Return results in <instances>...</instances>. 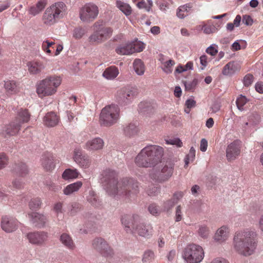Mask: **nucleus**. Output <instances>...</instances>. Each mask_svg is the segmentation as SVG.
Wrapping results in <instances>:
<instances>
[{
    "instance_id": "nucleus-21",
    "label": "nucleus",
    "mask_w": 263,
    "mask_h": 263,
    "mask_svg": "<svg viewBox=\"0 0 263 263\" xmlns=\"http://www.w3.org/2000/svg\"><path fill=\"white\" fill-rule=\"evenodd\" d=\"M21 127V124L15 122H12L5 127L2 134L5 137L16 136L19 133Z\"/></svg>"
},
{
    "instance_id": "nucleus-38",
    "label": "nucleus",
    "mask_w": 263,
    "mask_h": 263,
    "mask_svg": "<svg viewBox=\"0 0 263 263\" xmlns=\"http://www.w3.org/2000/svg\"><path fill=\"white\" fill-rule=\"evenodd\" d=\"M133 66L135 72L138 75H142L144 73V66L141 60L136 59L134 62Z\"/></svg>"
},
{
    "instance_id": "nucleus-23",
    "label": "nucleus",
    "mask_w": 263,
    "mask_h": 263,
    "mask_svg": "<svg viewBox=\"0 0 263 263\" xmlns=\"http://www.w3.org/2000/svg\"><path fill=\"white\" fill-rule=\"evenodd\" d=\"M31 219V221L34 224L35 226L37 227H43L46 221V217L38 213H31L28 214Z\"/></svg>"
},
{
    "instance_id": "nucleus-47",
    "label": "nucleus",
    "mask_w": 263,
    "mask_h": 263,
    "mask_svg": "<svg viewBox=\"0 0 263 263\" xmlns=\"http://www.w3.org/2000/svg\"><path fill=\"white\" fill-rule=\"evenodd\" d=\"M9 158L4 153H0V170L5 167L8 164Z\"/></svg>"
},
{
    "instance_id": "nucleus-19",
    "label": "nucleus",
    "mask_w": 263,
    "mask_h": 263,
    "mask_svg": "<svg viewBox=\"0 0 263 263\" xmlns=\"http://www.w3.org/2000/svg\"><path fill=\"white\" fill-rule=\"evenodd\" d=\"M73 159L77 163L82 167L88 168L90 165V160L88 157L83 155L80 151H74Z\"/></svg>"
},
{
    "instance_id": "nucleus-1",
    "label": "nucleus",
    "mask_w": 263,
    "mask_h": 263,
    "mask_svg": "<svg viewBox=\"0 0 263 263\" xmlns=\"http://www.w3.org/2000/svg\"><path fill=\"white\" fill-rule=\"evenodd\" d=\"M257 234L251 230H245L236 232L233 238L234 249L239 254L249 256L257 247Z\"/></svg>"
},
{
    "instance_id": "nucleus-32",
    "label": "nucleus",
    "mask_w": 263,
    "mask_h": 263,
    "mask_svg": "<svg viewBox=\"0 0 263 263\" xmlns=\"http://www.w3.org/2000/svg\"><path fill=\"white\" fill-rule=\"evenodd\" d=\"M60 240L61 242L69 249L73 250L75 247L71 237L66 233H63L61 235Z\"/></svg>"
},
{
    "instance_id": "nucleus-40",
    "label": "nucleus",
    "mask_w": 263,
    "mask_h": 263,
    "mask_svg": "<svg viewBox=\"0 0 263 263\" xmlns=\"http://www.w3.org/2000/svg\"><path fill=\"white\" fill-rule=\"evenodd\" d=\"M89 42L92 44H99L103 41L98 30L94 32L88 38Z\"/></svg>"
},
{
    "instance_id": "nucleus-35",
    "label": "nucleus",
    "mask_w": 263,
    "mask_h": 263,
    "mask_svg": "<svg viewBox=\"0 0 263 263\" xmlns=\"http://www.w3.org/2000/svg\"><path fill=\"white\" fill-rule=\"evenodd\" d=\"M218 30V28L212 24V21L209 20L206 23L203 22V31L205 34H209L216 32Z\"/></svg>"
},
{
    "instance_id": "nucleus-46",
    "label": "nucleus",
    "mask_w": 263,
    "mask_h": 263,
    "mask_svg": "<svg viewBox=\"0 0 263 263\" xmlns=\"http://www.w3.org/2000/svg\"><path fill=\"white\" fill-rule=\"evenodd\" d=\"M248 100L245 96L242 95H240L236 100V105L237 108L240 110H243V106L247 103Z\"/></svg>"
},
{
    "instance_id": "nucleus-27",
    "label": "nucleus",
    "mask_w": 263,
    "mask_h": 263,
    "mask_svg": "<svg viewBox=\"0 0 263 263\" xmlns=\"http://www.w3.org/2000/svg\"><path fill=\"white\" fill-rule=\"evenodd\" d=\"M192 7V4L191 3L180 6L177 10V17L181 19L184 18L189 15Z\"/></svg>"
},
{
    "instance_id": "nucleus-57",
    "label": "nucleus",
    "mask_w": 263,
    "mask_h": 263,
    "mask_svg": "<svg viewBox=\"0 0 263 263\" xmlns=\"http://www.w3.org/2000/svg\"><path fill=\"white\" fill-rule=\"evenodd\" d=\"M176 204L171 199L165 202L163 204L164 210L168 211L171 209Z\"/></svg>"
},
{
    "instance_id": "nucleus-64",
    "label": "nucleus",
    "mask_w": 263,
    "mask_h": 263,
    "mask_svg": "<svg viewBox=\"0 0 263 263\" xmlns=\"http://www.w3.org/2000/svg\"><path fill=\"white\" fill-rule=\"evenodd\" d=\"M210 263H229V261L223 258L217 257L212 260Z\"/></svg>"
},
{
    "instance_id": "nucleus-36",
    "label": "nucleus",
    "mask_w": 263,
    "mask_h": 263,
    "mask_svg": "<svg viewBox=\"0 0 263 263\" xmlns=\"http://www.w3.org/2000/svg\"><path fill=\"white\" fill-rule=\"evenodd\" d=\"M104 42L112 35L113 30L110 27H102L98 30Z\"/></svg>"
},
{
    "instance_id": "nucleus-8",
    "label": "nucleus",
    "mask_w": 263,
    "mask_h": 263,
    "mask_svg": "<svg viewBox=\"0 0 263 263\" xmlns=\"http://www.w3.org/2000/svg\"><path fill=\"white\" fill-rule=\"evenodd\" d=\"M138 94L135 88L127 86L118 89L115 95L116 101L120 105H125L129 104Z\"/></svg>"
},
{
    "instance_id": "nucleus-28",
    "label": "nucleus",
    "mask_w": 263,
    "mask_h": 263,
    "mask_svg": "<svg viewBox=\"0 0 263 263\" xmlns=\"http://www.w3.org/2000/svg\"><path fill=\"white\" fill-rule=\"evenodd\" d=\"M116 6L126 16H129L132 13V8L130 6L122 1H116Z\"/></svg>"
},
{
    "instance_id": "nucleus-54",
    "label": "nucleus",
    "mask_w": 263,
    "mask_h": 263,
    "mask_svg": "<svg viewBox=\"0 0 263 263\" xmlns=\"http://www.w3.org/2000/svg\"><path fill=\"white\" fill-rule=\"evenodd\" d=\"M167 144L175 145L178 147H181L182 146V142L178 138H174L165 140Z\"/></svg>"
},
{
    "instance_id": "nucleus-26",
    "label": "nucleus",
    "mask_w": 263,
    "mask_h": 263,
    "mask_svg": "<svg viewBox=\"0 0 263 263\" xmlns=\"http://www.w3.org/2000/svg\"><path fill=\"white\" fill-rule=\"evenodd\" d=\"M229 235V230L228 228L226 226H222L216 231L214 238L217 241L222 242L228 239Z\"/></svg>"
},
{
    "instance_id": "nucleus-13",
    "label": "nucleus",
    "mask_w": 263,
    "mask_h": 263,
    "mask_svg": "<svg viewBox=\"0 0 263 263\" xmlns=\"http://www.w3.org/2000/svg\"><path fill=\"white\" fill-rule=\"evenodd\" d=\"M18 226V221L13 217L7 216H3L1 220V228L7 233H11L15 231Z\"/></svg>"
},
{
    "instance_id": "nucleus-30",
    "label": "nucleus",
    "mask_w": 263,
    "mask_h": 263,
    "mask_svg": "<svg viewBox=\"0 0 263 263\" xmlns=\"http://www.w3.org/2000/svg\"><path fill=\"white\" fill-rule=\"evenodd\" d=\"M174 164L171 162H167L161 170V175L164 179H168L173 173Z\"/></svg>"
},
{
    "instance_id": "nucleus-31",
    "label": "nucleus",
    "mask_w": 263,
    "mask_h": 263,
    "mask_svg": "<svg viewBox=\"0 0 263 263\" xmlns=\"http://www.w3.org/2000/svg\"><path fill=\"white\" fill-rule=\"evenodd\" d=\"M118 74V69L116 66H110L105 70L103 76L107 79L111 80L116 78Z\"/></svg>"
},
{
    "instance_id": "nucleus-51",
    "label": "nucleus",
    "mask_w": 263,
    "mask_h": 263,
    "mask_svg": "<svg viewBox=\"0 0 263 263\" xmlns=\"http://www.w3.org/2000/svg\"><path fill=\"white\" fill-rule=\"evenodd\" d=\"M86 31L84 29L82 28H77L74 30L73 36L77 39H80L85 34Z\"/></svg>"
},
{
    "instance_id": "nucleus-45",
    "label": "nucleus",
    "mask_w": 263,
    "mask_h": 263,
    "mask_svg": "<svg viewBox=\"0 0 263 263\" xmlns=\"http://www.w3.org/2000/svg\"><path fill=\"white\" fill-rule=\"evenodd\" d=\"M55 44L53 42H49L48 40L45 41L43 42L42 45V48L46 53L48 54H50L52 53L50 48H53V45Z\"/></svg>"
},
{
    "instance_id": "nucleus-2",
    "label": "nucleus",
    "mask_w": 263,
    "mask_h": 263,
    "mask_svg": "<svg viewBox=\"0 0 263 263\" xmlns=\"http://www.w3.org/2000/svg\"><path fill=\"white\" fill-rule=\"evenodd\" d=\"M163 148L157 145H148L142 148L135 158L139 167H154L161 162Z\"/></svg>"
},
{
    "instance_id": "nucleus-25",
    "label": "nucleus",
    "mask_w": 263,
    "mask_h": 263,
    "mask_svg": "<svg viewBox=\"0 0 263 263\" xmlns=\"http://www.w3.org/2000/svg\"><path fill=\"white\" fill-rule=\"evenodd\" d=\"M30 118V114L28 110L27 109L21 108L18 111L15 122L21 124V126L22 124L27 123L29 121Z\"/></svg>"
},
{
    "instance_id": "nucleus-3",
    "label": "nucleus",
    "mask_w": 263,
    "mask_h": 263,
    "mask_svg": "<svg viewBox=\"0 0 263 263\" xmlns=\"http://www.w3.org/2000/svg\"><path fill=\"white\" fill-rule=\"evenodd\" d=\"M121 221L127 232L132 231L145 238H149L153 235V228L152 224L143 222L138 215H124Z\"/></svg>"
},
{
    "instance_id": "nucleus-61",
    "label": "nucleus",
    "mask_w": 263,
    "mask_h": 263,
    "mask_svg": "<svg viewBox=\"0 0 263 263\" xmlns=\"http://www.w3.org/2000/svg\"><path fill=\"white\" fill-rule=\"evenodd\" d=\"M47 5L46 1L40 0L35 5L39 10L42 12Z\"/></svg>"
},
{
    "instance_id": "nucleus-58",
    "label": "nucleus",
    "mask_w": 263,
    "mask_h": 263,
    "mask_svg": "<svg viewBox=\"0 0 263 263\" xmlns=\"http://www.w3.org/2000/svg\"><path fill=\"white\" fill-rule=\"evenodd\" d=\"M182 219V212L181 205H178L176 209L175 221H180Z\"/></svg>"
},
{
    "instance_id": "nucleus-24",
    "label": "nucleus",
    "mask_w": 263,
    "mask_h": 263,
    "mask_svg": "<svg viewBox=\"0 0 263 263\" xmlns=\"http://www.w3.org/2000/svg\"><path fill=\"white\" fill-rule=\"evenodd\" d=\"M101 179L104 181H116L119 179V173L111 169H106L101 174Z\"/></svg>"
},
{
    "instance_id": "nucleus-49",
    "label": "nucleus",
    "mask_w": 263,
    "mask_h": 263,
    "mask_svg": "<svg viewBox=\"0 0 263 263\" xmlns=\"http://www.w3.org/2000/svg\"><path fill=\"white\" fill-rule=\"evenodd\" d=\"M87 200L91 203L93 206H97L98 205V197L95 194L94 192L90 191L89 193V196L87 197Z\"/></svg>"
},
{
    "instance_id": "nucleus-60",
    "label": "nucleus",
    "mask_w": 263,
    "mask_h": 263,
    "mask_svg": "<svg viewBox=\"0 0 263 263\" xmlns=\"http://www.w3.org/2000/svg\"><path fill=\"white\" fill-rule=\"evenodd\" d=\"M242 22L246 25L250 26L253 23V20L250 15H245L242 17Z\"/></svg>"
},
{
    "instance_id": "nucleus-17",
    "label": "nucleus",
    "mask_w": 263,
    "mask_h": 263,
    "mask_svg": "<svg viewBox=\"0 0 263 263\" xmlns=\"http://www.w3.org/2000/svg\"><path fill=\"white\" fill-rule=\"evenodd\" d=\"M60 120L59 116L55 112L50 111L47 112L43 118L44 124L49 127L57 126Z\"/></svg>"
},
{
    "instance_id": "nucleus-7",
    "label": "nucleus",
    "mask_w": 263,
    "mask_h": 263,
    "mask_svg": "<svg viewBox=\"0 0 263 263\" xmlns=\"http://www.w3.org/2000/svg\"><path fill=\"white\" fill-rule=\"evenodd\" d=\"M204 252L199 245L192 243L184 249L183 257L187 263H199L203 259Z\"/></svg>"
},
{
    "instance_id": "nucleus-20",
    "label": "nucleus",
    "mask_w": 263,
    "mask_h": 263,
    "mask_svg": "<svg viewBox=\"0 0 263 263\" xmlns=\"http://www.w3.org/2000/svg\"><path fill=\"white\" fill-rule=\"evenodd\" d=\"M59 161L51 155L45 156L42 159V165L47 172H51L55 168V164Z\"/></svg>"
},
{
    "instance_id": "nucleus-22",
    "label": "nucleus",
    "mask_w": 263,
    "mask_h": 263,
    "mask_svg": "<svg viewBox=\"0 0 263 263\" xmlns=\"http://www.w3.org/2000/svg\"><path fill=\"white\" fill-rule=\"evenodd\" d=\"M240 69V65L235 62H230L223 68L222 73L224 76H231Z\"/></svg>"
},
{
    "instance_id": "nucleus-56",
    "label": "nucleus",
    "mask_w": 263,
    "mask_h": 263,
    "mask_svg": "<svg viewBox=\"0 0 263 263\" xmlns=\"http://www.w3.org/2000/svg\"><path fill=\"white\" fill-rule=\"evenodd\" d=\"M81 208V207L79 203H77V202H74V203H72L71 205L70 215H72V216L74 215L78 212L80 211Z\"/></svg>"
},
{
    "instance_id": "nucleus-34",
    "label": "nucleus",
    "mask_w": 263,
    "mask_h": 263,
    "mask_svg": "<svg viewBox=\"0 0 263 263\" xmlns=\"http://www.w3.org/2000/svg\"><path fill=\"white\" fill-rule=\"evenodd\" d=\"M138 132V128L134 123H130L124 128L125 135L128 137H132L137 134Z\"/></svg>"
},
{
    "instance_id": "nucleus-41",
    "label": "nucleus",
    "mask_w": 263,
    "mask_h": 263,
    "mask_svg": "<svg viewBox=\"0 0 263 263\" xmlns=\"http://www.w3.org/2000/svg\"><path fill=\"white\" fill-rule=\"evenodd\" d=\"M210 233L209 228L205 224H200L198 226V234L202 238H207Z\"/></svg>"
},
{
    "instance_id": "nucleus-29",
    "label": "nucleus",
    "mask_w": 263,
    "mask_h": 263,
    "mask_svg": "<svg viewBox=\"0 0 263 263\" xmlns=\"http://www.w3.org/2000/svg\"><path fill=\"white\" fill-rule=\"evenodd\" d=\"M80 175V174L77 169L67 168L64 171L62 174V178L64 180L76 179L79 178Z\"/></svg>"
},
{
    "instance_id": "nucleus-42",
    "label": "nucleus",
    "mask_w": 263,
    "mask_h": 263,
    "mask_svg": "<svg viewBox=\"0 0 263 263\" xmlns=\"http://www.w3.org/2000/svg\"><path fill=\"white\" fill-rule=\"evenodd\" d=\"M196 151L193 147H192L190 149L189 153L186 156L184 161L185 165L184 167L187 166L189 163L193 162L195 157Z\"/></svg>"
},
{
    "instance_id": "nucleus-44",
    "label": "nucleus",
    "mask_w": 263,
    "mask_h": 263,
    "mask_svg": "<svg viewBox=\"0 0 263 263\" xmlns=\"http://www.w3.org/2000/svg\"><path fill=\"white\" fill-rule=\"evenodd\" d=\"M159 192V189L157 184L151 182L146 190V192L149 196H155Z\"/></svg>"
},
{
    "instance_id": "nucleus-59",
    "label": "nucleus",
    "mask_w": 263,
    "mask_h": 263,
    "mask_svg": "<svg viewBox=\"0 0 263 263\" xmlns=\"http://www.w3.org/2000/svg\"><path fill=\"white\" fill-rule=\"evenodd\" d=\"M183 193L181 192H177L173 195L172 199L175 202V204L177 203L180 199L182 198Z\"/></svg>"
},
{
    "instance_id": "nucleus-15",
    "label": "nucleus",
    "mask_w": 263,
    "mask_h": 263,
    "mask_svg": "<svg viewBox=\"0 0 263 263\" xmlns=\"http://www.w3.org/2000/svg\"><path fill=\"white\" fill-rule=\"evenodd\" d=\"M27 237L30 243L40 245L47 240L48 236L47 233L44 232H36L28 233Z\"/></svg>"
},
{
    "instance_id": "nucleus-33",
    "label": "nucleus",
    "mask_w": 263,
    "mask_h": 263,
    "mask_svg": "<svg viewBox=\"0 0 263 263\" xmlns=\"http://www.w3.org/2000/svg\"><path fill=\"white\" fill-rule=\"evenodd\" d=\"M116 52L121 55H129L133 54L130 43L120 45L116 49Z\"/></svg>"
},
{
    "instance_id": "nucleus-52",
    "label": "nucleus",
    "mask_w": 263,
    "mask_h": 263,
    "mask_svg": "<svg viewBox=\"0 0 263 263\" xmlns=\"http://www.w3.org/2000/svg\"><path fill=\"white\" fill-rule=\"evenodd\" d=\"M185 105L186 107L184 108V111L189 114L190 112L191 108L195 106L196 101L193 99H188L185 102Z\"/></svg>"
},
{
    "instance_id": "nucleus-43",
    "label": "nucleus",
    "mask_w": 263,
    "mask_h": 263,
    "mask_svg": "<svg viewBox=\"0 0 263 263\" xmlns=\"http://www.w3.org/2000/svg\"><path fill=\"white\" fill-rule=\"evenodd\" d=\"M42 202L39 198L32 199L29 203V208L32 210H36L40 208Z\"/></svg>"
},
{
    "instance_id": "nucleus-12",
    "label": "nucleus",
    "mask_w": 263,
    "mask_h": 263,
    "mask_svg": "<svg viewBox=\"0 0 263 263\" xmlns=\"http://www.w3.org/2000/svg\"><path fill=\"white\" fill-rule=\"evenodd\" d=\"M104 186L106 192L110 196L116 197L127 194L126 187L119 183V182H105Z\"/></svg>"
},
{
    "instance_id": "nucleus-55",
    "label": "nucleus",
    "mask_w": 263,
    "mask_h": 263,
    "mask_svg": "<svg viewBox=\"0 0 263 263\" xmlns=\"http://www.w3.org/2000/svg\"><path fill=\"white\" fill-rule=\"evenodd\" d=\"M254 80V77L251 74H247L243 78V84L245 86H250Z\"/></svg>"
},
{
    "instance_id": "nucleus-10",
    "label": "nucleus",
    "mask_w": 263,
    "mask_h": 263,
    "mask_svg": "<svg viewBox=\"0 0 263 263\" xmlns=\"http://www.w3.org/2000/svg\"><path fill=\"white\" fill-rule=\"evenodd\" d=\"M99 14V8L95 4L89 3L85 4L79 10L80 20L85 23L93 21Z\"/></svg>"
},
{
    "instance_id": "nucleus-18",
    "label": "nucleus",
    "mask_w": 263,
    "mask_h": 263,
    "mask_svg": "<svg viewBox=\"0 0 263 263\" xmlns=\"http://www.w3.org/2000/svg\"><path fill=\"white\" fill-rule=\"evenodd\" d=\"M4 87L6 93L8 95H15L20 91L19 84L15 80L4 81Z\"/></svg>"
},
{
    "instance_id": "nucleus-48",
    "label": "nucleus",
    "mask_w": 263,
    "mask_h": 263,
    "mask_svg": "<svg viewBox=\"0 0 263 263\" xmlns=\"http://www.w3.org/2000/svg\"><path fill=\"white\" fill-rule=\"evenodd\" d=\"M175 64V62L173 60H170L163 63V71L167 73H169L172 72V67Z\"/></svg>"
},
{
    "instance_id": "nucleus-4",
    "label": "nucleus",
    "mask_w": 263,
    "mask_h": 263,
    "mask_svg": "<svg viewBox=\"0 0 263 263\" xmlns=\"http://www.w3.org/2000/svg\"><path fill=\"white\" fill-rule=\"evenodd\" d=\"M61 83L62 78L59 76L54 75L47 77L37 83L36 93L41 98L54 95Z\"/></svg>"
},
{
    "instance_id": "nucleus-63",
    "label": "nucleus",
    "mask_w": 263,
    "mask_h": 263,
    "mask_svg": "<svg viewBox=\"0 0 263 263\" xmlns=\"http://www.w3.org/2000/svg\"><path fill=\"white\" fill-rule=\"evenodd\" d=\"M153 255H154V254L152 252H145L144 254V256H143V257L142 259L143 262L144 263H146L149 259L153 258Z\"/></svg>"
},
{
    "instance_id": "nucleus-16",
    "label": "nucleus",
    "mask_w": 263,
    "mask_h": 263,
    "mask_svg": "<svg viewBox=\"0 0 263 263\" xmlns=\"http://www.w3.org/2000/svg\"><path fill=\"white\" fill-rule=\"evenodd\" d=\"M104 146L103 140L96 137L88 140L85 144L84 148L89 151H96L102 149Z\"/></svg>"
},
{
    "instance_id": "nucleus-50",
    "label": "nucleus",
    "mask_w": 263,
    "mask_h": 263,
    "mask_svg": "<svg viewBox=\"0 0 263 263\" xmlns=\"http://www.w3.org/2000/svg\"><path fill=\"white\" fill-rule=\"evenodd\" d=\"M148 211L151 214L155 216L158 215L161 213V210L155 203H152L149 205Z\"/></svg>"
},
{
    "instance_id": "nucleus-39",
    "label": "nucleus",
    "mask_w": 263,
    "mask_h": 263,
    "mask_svg": "<svg viewBox=\"0 0 263 263\" xmlns=\"http://www.w3.org/2000/svg\"><path fill=\"white\" fill-rule=\"evenodd\" d=\"M130 44L132 47L133 53L141 52L143 51L145 47L144 45L142 42L137 40L130 42Z\"/></svg>"
},
{
    "instance_id": "nucleus-9",
    "label": "nucleus",
    "mask_w": 263,
    "mask_h": 263,
    "mask_svg": "<svg viewBox=\"0 0 263 263\" xmlns=\"http://www.w3.org/2000/svg\"><path fill=\"white\" fill-rule=\"evenodd\" d=\"M92 247L102 257L106 260L111 259L114 255L113 249L109 245L107 242L101 237L95 238L92 241Z\"/></svg>"
},
{
    "instance_id": "nucleus-11",
    "label": "nucleus",
    "mask_w": 263,
    "mask_h": 263,
    "mask_svg": "<svg viewBox=\"0 0 263 263\" xmlns=\"http://www.w3.org/2000/svg\"><path fill=\"white\" fill-rule=\"evenodd\" d=\"M241 147V142L238 140L234 141L227 146L226 157L229 162L234 161L239 157Z\"/></svg>"
},
{
    "instance_id": "nucleus-5",
    "label": "nucleus",
    "mask_w": 263,
    "mask_h": 263,
    "mask_svg": "<svg viewBox=\"0 0 263 263\" xmlns=\"http://www.w3.org/2000/svg\"><path fill=\"white\" fill-rule=\"evenodd\" d=\"M67 13V7L63 2H58L48 7L43 15L44 24L51 26L63 18Z\"/></svg>"
},
{
    "instance_id": "nucleus-62",
    "label": "nucleus",
    "mask_w": 263,
    "mask_h": 263,
    "mask_svg": "<svg viewBox=\"0 0 263 263\" xmlns=\"http://www.w3.org/2000/svg\"><path fill=\"white\" fill-rule=\"evenodd\" d=\"M208 147V141L203 138L201 140L200 144V149L202 152H205Z\"/></svg>"
},
{
    "instance_id": "nucleus-14",
    "label": "nucleus",
    "mask_w": 263,
    "mask_h": 263,
    "mask_svg": "<svg viewBox=\"0 0 263 263\" xmlns=\"http://www.w3.org/2000/svg\"><path fill=\"white\" fill-rule=\"evenodd\" d=\"M27 67L29 73L31 75L40 74L45 68L44 63L37 59L28 62Z\"/></svg>"
},
{
    "instance_id": "nucleus-6",
    "label": "nucleus",
    "mask_w": 263,
    "mask_h": 263,
    "mask_svg": "<svg viewBox=\"0 0 263 263\" xmlns=\"http://www.w3.org/2000/svg\"><path fill=\"white\" fill-rule=\"evenodd\" d=\"M120 109L117 105L111 104L105 106L101 110L99 117V123L102 126L110 127L120 118Z\"/></svg>"
},
{
    "instance_id": "nucleus-53",
    "label": "nucleus",
    "mask_w": 263,
    "mask_h": 263,
    "mask_svg": "<svg viewBox=\"0 0 263 263\" xmlns=\"http://www.w3.org/2000/svg\"><path fill=\"white\" fill-rule=\"evenodd\" d=\"M172 3L171 0H163L161 2L157 3L159 9L163 11H164L168 8L170 4Z\"/></svg>"
},
{
    "instance_id": "nucleus-37",
    "label": "nucleus",
    "mask_w": 263,
    "mask_h": 263,
    "mask_svg": "<svg viewBox=\"0 0 263 263\" xmlns=\"http://www.w3.org/2000/svg\"><path fill=\"white\" fill-rule=\"evenodd\" d=\"M82 185L81 182H75L67 186L64 190V193L66 195H69L74 192L77 191L81 187Z\"/></svg>"
}]
</instances>
